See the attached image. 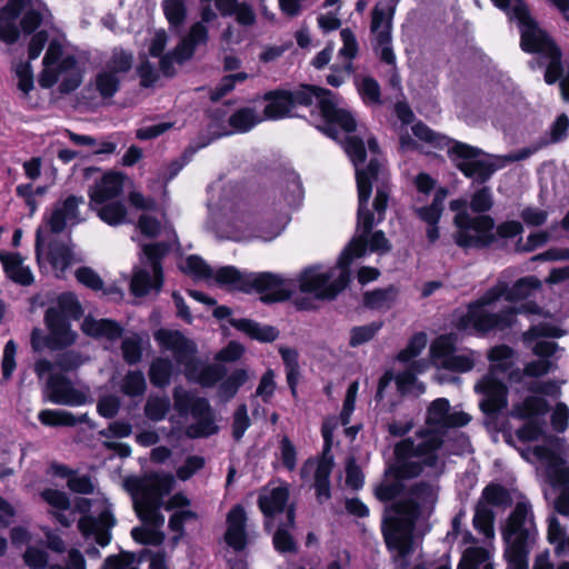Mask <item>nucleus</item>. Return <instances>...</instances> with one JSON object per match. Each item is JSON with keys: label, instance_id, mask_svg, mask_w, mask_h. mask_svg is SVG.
I'll use <instances>...</instances> for the list:
<instances>
[{"label": "nucleus", "instance_id": "c03bdc74", "mask_svg": "<svg viewBox=\"0 0 569 569\" xmlns=\"http://www.w3.org/2000/svg\"><path fill=\"white\" fill-rule=\"evenodd\" d=\"M488 507H509L512 505V498L509 490L500 485L490 482L481 492V499Z\"/></svg>", "mask_w": 569, "mask_h": 569}, {"label": "nucleus", "instance_id": "de8ad7c7", "mask_svg": "<svg viewBox=\"0 0 569 569\" xmlns=\"http://www.w3.org/2000/svg\"><path fill=\"white\" fill-rule=\"evenodd\" d=\"M356 131L357 129L349 133L343 131L347 134L343 140V150L352 163L358 167L366 161L367 150L363 139L359 136L352 134Z\"/></svg>", "mask_w": 569, "mask_h": 569}, {"label": "nucleus", "instance_id": "052dcab7", "mask_svg": "<svg viewBox=\"0 0 569 569\" xmlns=\"http://www.w3.org/2000/svg\"><path fill=\"white\" fill-rule=\"evenodd\" d=\"M162 10L172 28L182 26L187 18V8L183 0H163Z\"/></svg>", "mask_w": 569, "mask_h": 569}, {"label": "nucleus", "instance_id": "8fccbe9b", "mask_svg": "<svg viewBox=\"0 0 569 569\" xmlns=\"http://www.w3.org/2000/svg\"><path fill=\"white\" fill-rule=\"evenodd\" d=\"M71 249L67 242L50 241L49 261L56 270L64 271L71 263Z\"/></svg>", "mask_w": 569, "mask_h": 569}, {"label": "nucleus", "instance_id": "7ed1b4c3", "mask_svg": "<svg viewBox=\"0 0 569 569\" xmlns=\"http://www.w3.org/2000/svg\"><path fill=\"white\" fill-rule=\"evenodd\" d=\"M421 506L409 497L386 506L381 533L391 560L398 569H408L415 552L413 530L421 516Z\"/></svg>", "mask_w": 569, "mask_h": 569}, {"label": "nucleus", "instance_id": "a211bd4d", "mask_svg": "<svg viewBox=\"0 0 569 569\" xmlns=\"http://www.w3.org/2000/svg\"><path fill=\"white\" fill-rule=\"evenodd\" d=\"M231 313L232 310L228 306L216 305V320L228 319L231 327L244 333L252 340L259 342H273L279 336V331L272 326H261L259 322L247 318H232Z\"/></svg>", "mask_w": 569, "mask_h": 569}, {"label": "nucleus", "instance_id": "c85d7f7f", "mask_svg": "<svg viewBox=\"0 0 569 569\" xmlns=\"http://www.w3.org/2000/svg\"><path fill=\"white\" fill-rule=\"evenodd\" d=\"M41 498L52 508L51 513L63 527H70L74 522V512L69 511L70 501L64 492L46 489L41 492Z\"/></svg>", "mask_w": 569, "mask_h": 569}, {"label": "nucleus", "instance_id": "2eb2a0df", "mask_svg": "<svg viewBox=\"0 0 569 569\" xmlns=\"http://www.w3.org/2000/svg\"><path fill=\"white\" fill-rule=\"evenodd\" d=\"M174 409L182 416L191 415L196 420V425L187 427L186 435L190 438H198L211 433V426L204 419V415L209 411V403L203 398L194 397L191 392L183 388H176L173 392Z\"/></svg>", "mask_w": 569, "mask_h": 569}, {"label": "nucleus", "instance_id": "dca6fc26", "mask_svg": "<svg viewBox=\"0 0 569 569\" xmlns=\"http://www.w3.org/2000/svg\"><path fill=\"white\" fill-rule=\"evenodd\" d=\"M450 402L447 398H437L427 407L425 422L429 430H435L437 435L443 433L453 428L467 426L471 417L465 411H450Z\"/></svg>", "mask_w": 569, "mask_h": 569}, {"label": "nucleus", "instance_id": "cd10ccee", "mask_svg": "<svg viewBox=\"0 0 569 569\" xmlns=\"http://www.w3.org/2000/svg\"><path fill=\"white\" fill-rule=\"evenodd\" d=\"M418 437L425 438L419 443H415V457L422 458L420 460L427 467L433 468L438 463V450L443 445L441 435H437L435 430L423 429L417 432Z\"/></svg>", "mask_w": 569, "mask_h": 569}, {"label": "nucleus", "instance_id": "473e14b6", "mask_svg": "<svg viewBox=\"0 0 569 569\" xmlns=\"http://www.w3.org/2000/svg\"><path fill=\"white\" fill-rule=\"evenodd\" d=\"M83 332L93 338H106L107 340L113 341L121 337V326L109 319H94L92 317H86L81 326Z\"/></svg>", "mask_w": 569, "mask_h": 569}, {"label": "nucleus", "instance_id": "603ef678", "mask_svg": "<svg viewBox=\"0 0 569 569\" xmlns=\"http://www.w3.org/2000/svg\"><path fill=\"white\" fill-rule=\"evenodd\" d=\"M408 497L410 499H415L419 506H421V510L428 503H435L437 500V492L433 486L425 480L415 482L408 489H406Z\"/></svg>", "mask_w": 569, "mask_h": 569}, {"label": "nucleus", "instance_id": "b1692460", "mask_svg": "<svg viewBox=\"0 0 569 569\" xmlns=\"http://www.w3.org/2000/svg\"><path fill=\"white\" fill-rule=\"evenodd\" d=\"M248 379L249 373L247 369L237 368L227 376V369L223 363L216 362V396L222 401L227 402L234 398Z\"/></svg>", "mask_w": 569, "mask_h": 569}, {"label": "nucleus", "instance_id": "2f4dec72", "mask_svg": "<svg viewBox=\"0 0 569 569\" xmlns=\"http://www.w3.org/2000/svg\"><path fill=\"white\" fill-rule=\"evenodd\" d=\"M335 466L333 456H322L313 475V487L318 502L322 503L331 498L330 476Z\"/></svg>", "mask_w": 569, "mask_h": 569}, {"label": "nucleus", "instance_id": "4be33fe9", "mask_svg": "<svg viewBox=\"0 0 569 569\" xmlns=\"http://www.w3.org/2000/svg\"><path fill=\"white\" fill-rule=\"evenodd\" d=\"M49 329L48 345L52 349L71 346L77 335L70 329L68 319L57 308H49L44 316Z\"/></svg>", "mask_w": 569, "mask_h": 569}, {"label": "nucleus", "instance_id": "5fc2aeb1", "mask_svg": "<svg viewBox=\"0 0 569 569\" xmlns=\"http://www.w3.org/2000/svg\"><path fill=\"white\" fill-rule=\"evenodd\" d=\"M179 269L194 279H206L210 276V267L196 254L182 258L178 263Z\"/></svg>", "mask_w": 569, "mask_h": 569}, {"label": "nucleus", "instance_id": "ea45409f", "mask_svg": "<svg viewBox=\"0 0 569 569\" xmlns=\"http://www.w3.org/2000/svg\"><path fill=\"white\" fill-rule=\"evenodd\" d=\"M133 61L134 56L132 51L116 47L111 50L103 68L122 79L123 76L132 69Z\"/></svg>", "mask_w": 569, "mask_h": 569}, {"label": "nucleus", "instance_id": "09e8293b", "mask_svg": "<svg viewBox=\"0 0 569 569\" xmlns=\"http://www.w3.org/2000/svg\"><path fill=\"white\" fill-rule=\"evenodd\" d=\"M121 80L120 77L103 68L96 74L94 86L102 98H112L119 90Z\"/></svg>", "mask_w": 569, "mask_h": 569}, {"label": "nucleus", "instance_id": "6e6d98bb", "mask_svg": "<svg viewBox=\"0 0 569 569\" xmlns=\"http://www.w3.org/2000/svg\"><path fill=\"white\" fill-rule=\"evenodd\" d=\"M427 346V335L423 331L413 333L407 346L401 349L397 355V360L402 363H408L413 358L418 357Z\"/></svg>", "mask_w": 569, "mask_h": 569}, {"label": "nucleus", "instance_id": "864d4df0", "mask_svg": "<svg viewBox=\"0 0 569 569\" xmlns=\"http://www.w3.org/2000/svg\"><path fill=\"white\" fill-rule=\"evenodd\" d=\"M173 371L172 362L164 358L152 361L149 370L150 381L156 387H164L170 382Z\"/></svg>", "mask_w": 569, "mask_h": 569}, {"label": "nucleus", "instance_id": "c9c22d12", "mask_svg": "<svg viewBox=\"0 0 569 569\" xmlns=\"http://www.w3.org/2000/svg\"><path fill=\"white\" fill-rule=\"evenodd\" d=\"M318 267H308L306 268L300 277H299V289L301 292L306 293H315L318 299H320V295L327 288V282L331 278V273L329 272H318Z\"/></svg>", "mask_w": 569, "mask_h": 569}, {"label": "nucleus", "instance_id": "aec40b11", "mask_svg": "<svg viewBox=\"0 0 569 569\" xmlns=\"http://www.w3.org/2000/svg\"><path fill=\"white\" fill-rule=\"evenodd\" d=\"M96 502L99 503V517L83 516L78 522V528L84 537L92 536L99 546L106 547L111 539L109 529L114 526L116 520L107 501Z\"/></svg>", "mask_w": 569, "mask_h": 569}, {"label": "nucleus", "instance_id": "37998d69", "mask_svg": "<svg viewBox=\"0 0 569 569\" xmlns=\"http://www.w3.org/2000/svg\"><path fill=\"white\" fill-rule=\"evenodd\" d=\"M427 466L421 461L401 460L389 466L387 475L396 480L403 482L405 480L416 479L423 472Z\"/></svg>", "mask_w": 569, "mask_h": 569}, {"label": "nucleus", "instance_id": "338daca9", "mask_svg": "<svg viewBox=\"0 0 569 569\" xmlns=\"http://www.w3.org/2000/svg\"><path fill=\"white\" fill-rule=\"evenodd\" d=\"M549 59V63L546 67L543 79L547 84H555L557 82L560 83L561 79L566 76L563 74L565 69L562 66V52L561 50L553 51L552 54L547 57Z\"/></svg>", "mask_w": 569, "mask_h": 569}, {"label": "nucleus", "instance_id": "4d7b16f0", "mask_svg": "<svg viewBox=\"0 0 569 569\" xmlns=\"http://www.w3.org/2000/svg\"><path fill=\"white\" fill-rule=\"evenodd\" d=\"M569 130V118L566 113L559 114L550 126L548 132L540 137L541 142H546V147L552 143H559L563 141L568 136Z\"/></svg>", "mask_w": 569, "mask_h": 569}, {"label": "nucleus", "instance_id": "a19ab883", "mask_svg": "<svg viewBox=\"0 0 569 569\" xmlns=\"http://www.w3.org/2000/svg\"><path fill=\"white\" fill-rule=\"evenodd\" d=\"M541 286V282L535 276H526L519 278L515 283L509 287L507 284L506 300L509 302H517L525 300L533 295Z\"/></svg>", "mask_w": 569, "mask_h": 569}, {"label": "nucleus", "instance_id": "69168bd1", "mask_svg": "<svg viewBox=\"0 0 569 569\" xmlns=\"http://www.w3.org/2000/svg\"><path fill=\"white\" fill-rule=\"evenodd\" d=\"M38 419L44 426H74L77 423L73 415L63 410H41Z\"/></svg>", "mask_w": 569, "mask_h": 569}, {"label": "nucleus", "instance_id": "49530a36", "mask_svg": "<svg viewBox=\"0 0 569 569\" xmlns=\"http://www.w3.org/2000/svg\"><path fill=\"white\" fill-rule=\"evenodd\" d=\"M472 525L485 536L493 533L495 512L482 500H479L475 507Z\"/></svg>", "mask_w": 569, "mask_h": 569}, {"label": "nucleus", "instance_id": "e2e57ef3", "mask_svg": "<svg viewBox=\"0 0 569 569\" xmlns=\"http://www.w3.org/2000/svg\"><path fill=\"white\" fill-rule=\"evenodd\" d=\"M283 198L289 206H296L303 198V187L300 176L296 171L286 173V190Z\"/></svg>", "mask_w": 569, "mask_h": 569}, {"label": "nucleus", "instance_id": "3c124183", "mask_svg": "<svg viewBox=\"0 0 569 569\" xmlns=\"http://www.w3.org/2000/svg\"><path fill=\"white\" fill-rule=\"evenodd\" d=\"M382 326V321H372L368 325L352 327L350 330L349 347L357 348L369 342L375 338Z\"/></svg>", "mask_w": 569, "mask_h": 569}, {"label": "nucleus", "instance_id": "774afa93", "mask_svg": "<svg viewBox=\"0 0 569 569\" xmlns=\"http://www.w3.org/2000/svg\"><path fill=\"white\" fill-rule=\"evenodd\" d=\"M456 351V338L452 335L437 337L431 346L430 353L437 359H449Z\"/></svg>", "mask_w": 569, "mask_h": 569}, {"label": "nucleus", "instance_id": "72a5a7b5", "mask_svg": "<svg viewBox=\"0 0 569 569\" xmlns=\"http://www.w3.org/2000/svg\"><path fill=\"white\" fill-rule=\"evenodd\" d=\"M398 295L399 288L395 284L376 288L363 292L362 305L370 310L389 309L396 302Z\"/></svg>", "mask_w": 569, "mask_h": 569}, {"label": "nucleus", "instance_id": "79ce46f5", "mask_svg": "<svg viewBox=\"0 0 569 569\" xmlns=\"http://www.w3.org/2000/svg\"><path fill=\"white\" fill-rule=\"evenodd\" d=\"M470 230H458L455 234V242L458 247L468 248H489L496 242V236L492 231L489 232H476V236L469 233Z\"/></svg>", "mask_w": 569, "mask_h": 569}, {"label": "nucleus", "instance_id": "ddd939ff", "mask_svg": "<svg viewBox=\"0 0 569 569\" xmlns=\"http://www.w3.org/2000/svg\"><path fill=\"white\" fill-rule=\"evenodd\" d=\"M380 163L376 158L370 159L366 168L357 169L356 182L358 191L357 228L361 234L369 237L375 226V213L369 209L372 193V181L378 178Z\"/></svg>", "mask_w": 569, "mask_h": 569}, {"label": "nucleus", "instance_id": "5701e85b", "mask_svg": "<svg viewBox=\"0 0 569 569\" xmlns=\"http://www.w3.org/2000/svg\"><path fill=\"white\" fill-rule=\"evenodd\" d=\"M124 176L118 172L104 173L89 190V207H97L117 200L123 189Z\"/></svg>", "mask_w": 569, "mask_h": 569}, {"label": "nucleus", "instance_id": "412c9836", "mask_svg": "<svg viewBox=\"0 0 569 569\" xmlns=\"http://www.w3.org/2000/svg\"><path fill=\"white\" fill-rule=\"evenodd\" d=\"M391 19L386 17L383 10L375 8L371 16V32L375 33L373 50L380 61L388 66L396 63V54L391 46Z\"/></svg>", "mask_w": 569, "mask_h": 569}, {"label": "nucleus", "instance_id": "7c9ffc66", "mask_svg": "<svg viewBox=\"0 0 569 569\" xmlns=\"http://www.w3.org/2000/svg\"><path fill=\"white\" fill-rule=\"evenodd\" d=\"M549 410L550 405L543 397L527 396L522 401L513 403L511 413L519 420H539Z\"/></svg>", "mask_w": 569, "mask_h": 569}, {"label": "nucleus", "instance_id": "1a4fd4ad", "mask_svg": "<svg viewBox=\"0 0 569 569\" xmlns=\"http://www.w3.org/2000/svg\"><path fill=\"white\" fill-rule=\"evenodd\" d=\"M210 2L211 0H200L201 21L191 27L188 38L183 39L172 52L161 58L160 70L164 76H172L174 73L173 62L182 63L188 60L192 56L194 47L208 40L209 29L204 23H210L213 17Z\"/></svg>", "mask_w": 569, "mask_h": 569}, {"label": "nucleus", "instance_id": "e433bc0d", "mask_svg": "<svg viewBox=\"0 0 569 569\" xmlns=\"http://www.w3.org/2000/svg\"><path fill=\"white\" fill-rule=\"evenodd\" d=\"M490 361L487 375L507 373L513 367L515 350L508 345H498L488 351Z\"/></svg>", "mask_w": 569, "mask_h": 569}, {"label": "nucleus", "instance_id": "f704fd0d", "mask_svg": "<svg viewBox=\"0 0 569 569\" xmlns=\"http://www.w3.org/2000/svg\"><path fill=\"white\" fill-rule=\"evenodd\" d=\"M284 370L288 387L291 396L297 398L298 396V383L301 377L300 365H299V352L295 348L281 347L279 349Z\"/></svg>", "mask_w": 569, "mask_h": 569}, {"label": "nucleus", "instance_id": "39448f33", "mask_svg": "<svg viewBox=\"0 0 569 569\" xmlns=\"http://www.w3.org/2000/svg\"><path fill=\"white\" fill-rule=\"evenodd\" d=\"M538 530L529 501H518L501 527L506 569H528Z\"/></svg>", "mask_w": 569, "mask_h": 569}, {"label": "nucleus", "instance_id": "0e129e2a", "mask_svg": "<svg viewBox=\"0 0 569 569\" xmlns=\"http://www.w3.org/2000/svg\"><path fill=\"white\" fill-rule=\"evenodd\" d=\"M170 406L168 397L149 396L144 405V415L152 421H160L164 419Z\"/></svg>", "mask_w": 569, "mask_h": 569}, {"label": "nucleus", "instance_id": "13d9d810", "mask_svg": "<svg viewBox=\"0 0 569 569\" xmlns=\"http://www.w3.org/2000/svg\"><path fill=\"white\" fill-rule=\"evenodd\" d=\"M228 123L237 132L244 133L251 130L258 123V120L253 109L244 107L234 111L229 117Z\"/></svg>", "mask_w": 569, "mask_h": 569}, {"label": "nucleus", "instance_id": "393cba45", "mask_svg": "<svg viewBox=\"0 0 569 569\" xmlns=\"http://www.w3.org/2000/svg\"><path fill=\"white\" fill-rule=\"evenodd\" d=\"M290 492L287 486L274 487L269 491H262L258 496V508L266 520L273 519L282 513L288 505Z\"/></svg>", "mask_w": 569, "mask_h": 569}, {"label": "nucleus", "instance_id": "58836bf2", "mask_svg": "<svg viewBox=\"0 0 569 569\" xmlns=\"http://www.w3.org/2000/svg\"><path fill=\"white\" fill-rule=\"evenodd\" d=\"M458 230H473L475 232H489L495 228V220L489 214L470 217L467 211L458 212L453 218Z\"/></svg>", "mask_w": 569, "mask_h": 569}, {"label": "nucleus", "instance_id": "f3484780", "mask_svg": "<svg viewBox=\"0 0 569 569\" xmlns=\"http://www.w3.org/2000/svg\"><path fill=\"white\" fill-rule=\"evenodd\" d=\"M46 398L56 405L77 407L87 402V393L77 389L63 375H50L46 381Z\"/></svg>", "mask_w": 569, "mask_h": 569}, {"label": "nucleus", "instance_id": "bf43d9fd", "mask_svg": "<svg viewBox=\"0 0 569 569\" xmlns=\"http://www.w3.org/2000/svg\"><path fill=\"white\" fill-rule=\"evenodd\" d=\"M406 492V485L400 480L393 479L391 482H380L376 486L373 495L380 502H393L397 501L401 495Z\"/></svg>", "mask_w": 569, "mask_h": 569}, {"label": "nucleus", "instance_id": "f03ea898", "mask_svg": "<svg viewBox=\"0 0 569 569\" xmlns=\"http://www.w3.org/2000/svg\"><path fill=\"white\" fill-rule=\"evenodd\" d=\"M262 100L266 102L263 117L272 121L293 118V109L309 108L316 101L321 118L316 128L335 141L340 140V131L349 133L358 127L352 112L338 107L337 93L317 84L300 83L292 90L272 89L262 94Z\"/></svg>", "mask_w": 569, "mask_h": 569}, {"label": "nucleus", "instance_id": "bb28decb", "mask_svg": "<svg viewBox=\"0 0 569 569\" xmlns=\"http://www.w3.org/2000/svg\"><path fill=\"white\" fill-rule=\"evenodd\" d=\"M216 10L223 18L233 17L241 27H251L257 21L253 8L249 3L239 0H216Z\"/></svg>", "mask_w": 569, "mask_h": 569}, {"label": "nucleus", "instance_id": "4468645a", "mask_svg": "<svg viewBox=\"0 0 569 569\" xmlns=\"http://www.w3.org/2000/svg\"><path fill=\"white\" fill-rule=\"evenodd\" d=\"M475 392L481 396V412L491 421L497 420L508 407V386L495 375L482 376L475 385Z\"/></svg>", "mask_w": 569, "mask_h": 569}, {"label": "nucleus", "instance_id": "20e7f679", "mask_svg": "<svg viewBox=\"0 0 569 569\" xmlns=\"http://www.w3.org/2000/svg\"><path fill=\"white\" fill-rule=\"evenodd\" d=\"M507 297V283L498 282L486 290L478 299L467 305L466 313L453 321V327L462 333L486 337L490 332H502L516 325V309L507 306L498 312H490L487 307Z\"/></svg>", "mask_w": 569, "mask_h": 569}, {"label": "nucleus", "instance_id": "f257e3e1", "mask_svg": "<svg viewBox=\"0 0 569 569\" xmlns=\"http://www.w3.org/2000/svg\"><path fill=\"white\" fill-rule=\"evenodd\" d=\"M176 483L171 473H152L144 478H128L126 489L131 493L134 510L146 527L133 528L131 535L136 541L144 545H160L164 535L159 529L164 523L161 507L174 512L169 518V528L176 532L174 541L184 533V525L196 522L199 513L190 509V499L182 492L173 495L166 503L162 499Z\"/></svg>", "mask_w": 569, "mask_h": 569}, {"label": "nucleus", "instance_id": "c756f323", "mask_svg": "<svg viewBox=\"0 0 569 569\" xmlns=\"http://www.w3.org/2000/svg\"><path fill=\"white\" fill-rule=\"evenodd\" d=\"M20 0H9L8 4L0 11V40L13 43L19 38V29L16 24L24 6L19 4Z\"/></svg>", "mask_w": 569, "mask_h": 569}, {"label": "nucleus", "instance_id": "680f3d73", "mask_svg": "<svg viewBox=\"0 0 569 569\" xmlns=\"http://www.w3.org/2000/svg\"><path fill=\"white\" fill-rule=\"evenodd\" d=\"M121 391L128 397L143 396L147 385L141 371H129L121 382Z\"/></svg>", "mask_w": 569, "mask_h": 569}, {"label": "nucleus", "instance_id": "f8f14e48", "mask_svg": "<svg viewBox=\"0 0 569 569\" xmlns=\"http://www.w3.org/2000/svg\"><path fill=\"white\" fill-rule=\"evenodd\" d=\"M516 20L520 27V48L522 51L547 58L555 50H560L548 32L539 28L537 21L531 17L528 7L520 6L517 8Z\"/></svg>", "mask_w": 569, "mask_h": 569}, {"label": "nucleus", "instance_id": "9d476101", "mask_svg": "<svg viewBox=\"0 0 569 569\" xmlns=\"http://www.w3.org/2000/svg\"><path fill=\"white\" fill-rule=\"evenodd\" d=\"M147 261L143 267L137 268L130 283L131 292L136 297H143L152 291L158 292L162 286V269L160 258L166 247L160 243L146 244L142 249Z\"/></svg>", "mask_w": 569, "mask_h": 569}, {"label": "nucleus", "instance_id": "a878e982", "mask_svg": "<svg viewBox=\"0 0 569 569\" xmlns=\"http://www.w3.org/2000/svg\"><path fill=\"white\" fill-rule=\"evenodd\" d=\"M0 261L6 276L20 286L27 287L33 283L34 277L29 266L20 253H0Z\"/></svg>", "mask_w": 569, "mask_h": 569}, {"label": "nucleus", "instance_id": "6e6552de", "mask_svg": "<svg viewBox=\"0 0 569 569\" xmlns=\"http://www.w3.org/2000/svg\"><path fill=\"white\" fill-rule=\"evenodd\" d=\"M62 54V46L59 41H51L43 58L44 70L41 73L39 83L43 88H50L56 84L61 77L67 73V77L60 84L62 92H70L78 88L80 84V76L77 71V60L72 56L63 58L58 64L57 69L52 66L57 64Z\"/></svg>", "mask_w": 569, "mask_h": 569}, {"label": "nucleus", "instance_id": "0eeeda50", "mask_svg": "<svg viewBox=\"0 0 569 569\" xmlns=\"http://www.w3.org/2000/svg\"><path fill=\"white\" fill-rule=\"evenodd\" d=\"M154 339L162 348L172 351L178 363L184 366L189 380L207 387L213 385V368L193 359L194 346L181 333L161 329L154 333Z\"/></svg>", "mask_w": 569, "mask_h": 569}, {"label": "nucleus", "instance_id": "4c0bfd02", "mask_svg": "<svg viewBox=\"0 0 569 569\" xmlns=\"http://www.w3.org/2000/svg\"><path fill=\"white\" fill-rule=\"evenodd\" d=\"M97 216L109 226H119L127 223L128 210L123 202L119 200L108 201L97 207H90Z\"/></svg>", "mask_w": 569, "mask_h": 569}, {"label": "nucleus", "instance_id": "9b49d317", "mask_svg": "<svg viewBox=\"0 0 569 569\" xmlns=\"http://www.w3.org/2000/svg\"><path fill=\"white\" fill-rule=\"evenodd\" d=\"M482 150L468 143L456 141L449 149L448 156L455 161L456 168L473 183H486L496 171L492 162L479 160Z\"/></svg>", "mask_w": 569, "mask_h": 569}, {"label": "nucleus", "instance_id": "6ab92c4d", "mask_svg": "<svg viewBox=\"0 0 569 569\" xmlns=\"http://www.w3.org/2000/svg\"><path fill=\"white\" fill-rule=\"evenodd\" d=\"M83 203L84 198L74 194H70L67 198L57 201L52 211L46 218L48 229L52 233H60L68 224H78L82 220L79 212V206Z\"/></svg>", "mask_w": 569, "mask_h": 569}, {"label": "nucleus", "instance_id": "423d86ee", "mask_svg": "<svg viewBox=\"0 0 569 569\" xmlns=\"http://www.w3.org/2000/svg\"><path fill=\"white\" fill-rule=\"evenodd\" d=\"M216 287L229 291L260 293V301L266 305L283 302L291 298V291L283 287V280L271 272L242 273L234 266L216 268Z\"/></svg>", "mask_w": 569, "mask_h": 569}, {"label": "nucleus", "instance_id": "a18cd8bd", "mask_svg": "<svg viewBox=\"0 0 569 569\" xmlns=\"http://www.w3.org/2000/svg\"><path fill=\"white\" fill-rule=\"evenodd\" d=\"M490 552L485 547H468L463 550L457 565V569H480L486 563H491Z\"/></svg>", "mask_w": 569, "mask_h": 569}]
</instances>
